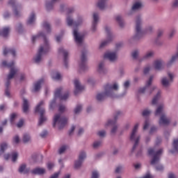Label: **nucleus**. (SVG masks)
Returning <instances> with one entry per match:
<instances>
[{
    "label": "nucleus",
    "instance_id": "nucleus-62",
    "mask_svg": "<svg viewBox=\"0 0 178 178\" xmlns=\"http://www.w3.org/2000/svg\"><path fill=\"white\" fill-rule=\"evenodd\" d=\"M48 134V132L47 131H43L41 134H40V137L42 138H44V137H47V135Z\"/></svg>",
    "mask_w": 178,
    "mask_h": 178
},
{
    "label": "nucleus",
    "instance_id": "nucleus-32",
    "mask_svg": "<svg viewBox=\"0 0 178 178\" xmlns=\"http://www.w3.org/2000/svg\"><path fill=\"white\" fill-rule=\"evenodd\" d=\"M33 175H44L45 173V169L37 168L31 171Z\"/></svg>",
    "mask_w": 178,
    "mask_h": 178
},
{
    "label": "nucleus",
    "instance_id": "nucleus-1",
    "mask_svg": "<svg viewBox=\"0 0 178 178\" xmlns=\"http://www.w3.org/2000/svg\"><path fill=\"white\" fill-rule=\"evenodd\" d=\"M60 10L61 12H65L66 17V23L67 26H73V35L75 40V42L77 45H81L83 44V41H84V33H79V29L77 27H80V26H83V17L81 15H79L76 21L73 19V17L72 16V13H74V8L70 7L67 8V6L65 4H61L60 7Z\"/></svg>",
    "mask_w": 178,
    "mask_h": 178
},
{
    "label": "nucleus",
    "instance_id": "nucleus-22",
    "mask_svg": "<svg viewBox=\"0 0 178 178\" xmlns=\"http://www.w3.org/2000/svg\"><path fill=\"white\" fill-rule=\"evenodd\" d=\"M108 0H98L97 3V6L100 9V10H105L108 8Z\"/></svg>",
    "mask_w": 178,
    "mask_h": 178
},
{
    "label": "nucleus",
    "instance_id": "nucleus-42",
    "mask_svg": "<svg viewBox=\"0 0 178 178\" xmlns=\"http://www.w3.org/2000/svg\"><path fill=\"white\" fill-rule=\"evenodd\" d=\"M82 110H83V106L81 104H79L74 109V113L75 115H79V113H80L81 111Z\"/></svg>",
    "mask_w": 178,
    "mask_h": 178
},
{
    "label": "nucleus",
    "instance_id": "nucleus-20",
    "mask_svg": "<svg viewBox=\"0 0 178 178\" xmlns=\"http://www.w3.org/2000/svg\"><path fill=\"white\" fill-rule=\"evenodd\" d=\"M153 67H154L155 70L161 71L165 67V61L163 60H156L153 63Z\"/></svg>",
    "mask_w": 178,
    "mask_h": 178
},
{
    "label": "nucleus",
    "instance_id": "nucleus-36",
    "mask_svg": "<svg viewBox=\"0 0 178 178\" xmlns=\"http://www.w3.org/2000/svg\"><path fill=\"white\" fill-rule=\"evenodd\" d=\"M115 20L118 23L120 27H124V21H123V18L120 15H118L115 17Z\"/></svg>",
    "mask_w": 178,
    "mask_h": 178
},
{
    "label": "nucleus",
    "instance_id": "nucleus-33",
    "mask_svg": "<svg viewBox=\"0 0 178 178\" xmlns=\"http://www.w3.org/2000/svg\"><path fill=\"white\" fill-rule=\"evenodd\" d=\"M8 54H11L13 56H16V50H15V49L5 48L3 49V55L6 56V55H8Z\"/></svg>",
    "mask_w": 178,
    "mask_h": 178
},
{
    "label": "nucleus",
    "instance_id": "nucleus-45",
    "mask_svg": "<svg viewBox=\"0 0 178 178\" xmlns=\"http://www.w3.org/2000/svg\"><path fill=\"white\" fill-rule=\"evenodd\" d=\"M83 162L81 160H79V159L75 161L74 163V168L75 169H79L81 167V165H83Z\"/></svg>",
    "mask_w": 178,
    "mask_h": 178
},
{
    "label": "nucleus",
    "instance_id": "nucleus-31",
    "mask_svg": "<svg viewBox=\"0 0 178 178\" xmlns=\"http://www.w3.org/2000/svg\"><path fill=\"white\" fill-rule=\"evenodd\" d=\"M29 101L26 99H23V106H22V111L24 113H27L29 112Z\"/></svg>",
    "mask_w": 178,
    "mask_h": 178
},
{
    "label": "nucleus",
    "instance_id": "nucleus-24",
    "mask_svg": "<svg viewBox=\"0 0 178 178\" xmlns=\"http://www.w3.org/2000/svg\"><path fill=\"white\" fill-rule=\"evenodd\" d=\"M97 72L99 73V74H106V73H108V70L105 68V63H104V62H102L99 64Z\"/></svg>",
    "mask_w": 178,
    "mask_h": 178
},
{
    "label": "nucleus",
    "instance_id": "nucleus-39",
    "mask_svg": "<svg viewBox=\"0 0 178 178\" xmlns=\"http://www.w3.org/2000/svg\"><path fill=\"white\" fill-rule=\"evenodd\" d=\"M31 140V137L28 134H24L23 135L22 141L24 143V144H27V143H30Z\"/></svg>",
    "mask_w": 178,
    "mask_h": 178
},
{
    "label": "nucleus",
    "instance_id": "nucleus-46",
    "mask_svg": "<svg viewBox=\"0 0 178 178\" xmlns=\"http://www.w3.org/2000/svg\"><path fill=\"white\" fill-rule=\"evenodd\" d=\"M10 123L11 124H13V123H15V120H16V118H17V113H13L12 114H10Z\"/></svg>",
    "mask_w": 178,
    "mask_h": 178
},
{
    "label": "nucleus",
    "instance_id": "nucleus-44",
    "mask_svg": "<svg viewBox=\"0 0 178 178\" xmlns=\"http://www.w3.org/2000/svg\"><path fill=\"white\" fill-rule=\"evenodd\" d=\"M86 158H87V154L86 153V152H81L79 156V159L80 161H82V162H84V159H86Z\"/></svg>",
    "mask_w": 178,
    "mask_h": 178
},
{
    "label": "nucleus",
    "instance_id": "nucleus-52",
    "mask_svg": "<svg viewBox=\"0 0 178 178\" xmlns=\"http://www.w3.org/2000/svg\"><path fill=\"white\" fill-rule=\"evenodd\" d=\"M67 148V147L66 145L61 146L58 149V154H60V155H62V154H63V152L66 151Z\"/></svg>",
    "mask_w": 178,
    "mask_h": 178
},
{
    "label": "nucleus",
    "instance_id": "nucleus-3",
    "mask_svg": "<svg viewBox=\"0 0 178 178\" xmlns=\"http://www.w3.org/2000/svg\"><path fill=\"white\" fill-rule=\"evenodd\" d=\"M38 38H42L44 44L40 46L38 54L33 58L35 63H40L41 60H42V55H45V54H47V52H49L51 49L49 42L48 41V39H47V36L44 33L40 32L37 35L33 36L32 41L34 42V41H35V40H38Z\"/></svg>",
    "mask_w": 178,
    "mask_h": 178
},
{
    "label": "nucleus",
    "instance_id": "nucleus-37",
    "mask_svg": "<svg viewBox=\"0 0 178 178\" xmlns=\"http://www.w3.org/2000/svg\"><path fill=\"white\" fill-rule=\"evenodd\" d=\"M58 0H51V1H47L46 2V8L47 10H51L54 8V5L55 4V2H56Z\"/></svg>",
    "mask_w": 178,
    "mask_h": 178
},
{
    "label": "nucleus",
    "instance_id": "nucleus-21",
    "mask_svg": "<svg viewBox=\"0 0 178 178\" xmlns=\"http://www.w3.org/2000/svg\"><path fill=\"white\" fill-rule=\"evenodd\" d=\"M74 87H75V90H74V95H77L79 92H81L84 90V86L81 85L80 83V81L76 79L74 81Z\"/></svg>",
    "mask_w": 178,
    "mask_h": 178
},
{
    "label": "nucleus",
    "instance_id": "nucleus-40",
    "mask_svg": "<svg viewBox=\"0 0 178 178\" xmlns=\"http://www.w3.org/2000/svg\"><path fill=\"white\" fill-rule=\"evenodd\" d=\"M10 30V29L9 27L4 28L3 31L0 32V35H2V37H8Z\"/></svg>",
    "mask_w": 178,
    "mask_h": 178
},
{
    "label": "nucleus",
    "instance_id": "nucleus-18",
    "mask_svg": "<svg viewBox=\"0 0 178 178\" xmlns=\"http://www.w3.org/2000/svg\"><path fill=\"white\" fill-rule=\"evenodd\" d=\"M104 58L110 62H115V60H118V54L116 51H109L104 54Z\"/></svg>",
    "mask_w": 178,
    "mask_h": 178
},
{
    "label": "nucleus",
    "instance_id": "nucleus-41",
    "mask_svg": "<svg viewBox=\"0 0 178 178\" xmlns=\"http://www.w3.org/2000/svg\"><path fill=\"white\" fill-rule=\"evenodd\" d=\"M8 149V143H3L1 145V149H0V155H2L3 152H5V150Z\"/></svg>",
    "mask_w": 178,
    "mask_h": 178
},
{
    "label": "nucleus",
    "instance_id": "nucleus-48",
    "mask_svg": "<svg viewBox=\"0 0 178 178\" xmlns=\"http://www.w3.org/2000/svg\"><path fill=\"white\" fill-rule=\"evenodd\" d=\"M20 143V138L16 135L13 138V144H19Z\"/></svg>",
    "mask_w": 178,
    "mask_h": 178
},
{
    "label": "nucleus",
    "instance_id": "nucleus-23",
    "mask_svg": "<svg viewBox=\"0 0 178 178\" xmlns=\"http://www.w3.org/2000/svg\"><path fill=\"white\" fill-rule=\"evenodd\" d=\"M163 111H165V104H159L154 113L155 116H162V115H165Z\"/></svg>",
    "mask_w": 178,
    "mask_h": 178
},
{
    "label": "nucleus",
    "instance_id": "nucleus-64",
    "mask_svg": "<svg viewBox=\"0 0 178 178\" xmlns=\"http://www.w3.org/2000/svg\"><path fill=\"white\" fill-rule=\"evenodd\" d=\"M58 177H59V172L54 173L49 178H58Z\"/></svg>",
    "mask_w": 178,
    "mask_h": 178
},
{
    "label": "nucleus",
    "instance_id": "nucleus-53",
    "mask_svg": "<svg viewBox=\"0 0 178 178\" xmlns=\"http://www.w3.org/2000/svg\"><path fill=\"white\" fill-rule=\"evenodd\" d=\"M163 165L161 164H159L156 166V170H157L158 172H163Z\"/></svg>",
    "mask_w": 178,
    "mask_h": 178
},
{
    "label": "nucleus",
    "instance_id": "nucleus-58",
    "mask_svg": "<svg viewBox=\"0 0 178 178\" xmlns=\"http://www.w3.org/2000/svg\"><path fill=\"white\" fill-rule=\"evenodd\" d=\"M99 173H98L97 171H93L91 178H99Z\"/></svg>",
    "mask_w": 178,
    "mask_h": 178
},
{
    "label": "nucleus",
    "instance_id": "nucleus-47",
    "mask_svg": "<svg viewBox=\"0 0 178 178\" xmlns=\"http://www.w3.org/2000/svg\"><path fill=\"white\" fill-rule=\"evenodd\" d=\"M101 145H102V141L101 140L95 141L93 143V148H95V149L99 148Z\"/></svg>",
    "mask_w": 178,
    "mask_h": 178
},
{
    "label": "nucleus",
    "instance_id": "nucleus-56",
    "mask_svg": "<svg viewBox=\"0 0 178 178\" xmlns=\"http://www.w3.org/2000/svg\"><path fill=\"white\" fill-rule=\"evenodd\" d=\"M98 136L99 137H105L106 136V132L104 130L99 131L98 133Z\"/></svg>",
    "mask_w": 178,
    "mask_h": 178
},
{
    "label": "nucleus",
    "instance_id": "nucleus-19",
    "mask_svg": "<svg viewBox=\"0 0 178 178\" xmlns=\"http://www.w3.org/2000/svg\"><path fill=\"white\" fill-rule=\"evenodd\" d=\"M8 5L12 6L14 15L15 16H20V12L17 11V9L20 8V6L17 4L15 0H9Z\"/></svg>",
    "mask_w": 178,
    "mask_h": 178
},
{
    "label": "nucleus",
    "instance_id": "nucleus-30",
    "mask_svg": "<svg viewBox=\"0 0 178 178\" xmlns=\"http://www.w3.org/2000/svg\"><path fill=\"white\" fill-rule=\"evenodd\" d=\"M51 76L53 80L56 81L60 80L62 79V75L60 74V73L56 71L52 72L51 74Z\"/></svg>",
    "mask_w": 178,
    "mask_h": 178
},
{
    "label": "nucleus",
    "instance_id": "nucleus-60",
    "mask_svg": "<svg viewBox=\"0 0 178 178\" xmlns=\"http://www.w3.org/2000/svg\"><path fill=\"white\" fill-rule=\"evenodd\" d=\"M17 30L18 33H22L23 30V26H22V24H19L18 26H17Z\"/></svg>",
    "mask_w": 178,
    "mask_h": 178
},
{
    "label": "nucleus",
    "instance_id": "nucleus-10",
    "mask_svg": "<svg viewBox=\"0 0 178 178\" xmlns=\"http://www.w3.org/2000/svg\"><path fill=\"white\" fill-rule=\"evenodd\" d=\"M60 92H62V88H58L54 92V97L56 98H60L61 101H66L69 98V93L67 92L63 95H60ZM54 98L53 101L50 102L49 109H54V106H55V104H56V99Z\"/></svg>",
    "mask_w": 178,
    "mask_h": 178
},
{
    "label": "nucleus",
    "instance_id": "nucleus-38",
    "mask_svg": "<svg viewBox=\"0 0 178 178\" xmlns=\"http://www.w3.org/2000/svg\"><path fill=\"white\" fill-rule=\"evenodd\" d=\"M35 22V14L32 13L27 21V24H33Z\"/></svg>",
    "mask_w": 178,
    "mask_h": 178
},
{
    "label": "nucleus",
    "instance_id": "nucleus-63",
    "mask_svg": "<svg viewBox=\"0 0 178 178\" xmlns=\"http://www.w3.org/2000/svg\"><path fill=\"white\" fill-rule=\"evenodd\" d=\"M172 8H178V0H174L173 1Z\"/></svg>",
    "mask_w": 178,
    "mask_h": 178
},
{
    "label": "nucleus",
    "instance_id": "nucleus-8",
    "mask_svg": "<svg viewBox=\"0 0 178 178\" xmlns=\"http://www.w3.org/2000/svg\"><path fill=\"white\" fill-rule=\"evenodd\" d=\"M45 105V102L41 101L38 103V104L36 106L35 108V112L40 113V117L38 122V126H41L44 122H47V117H45L44 115H45V108H44V106Z\"/></svg>",
    "mask_w": 178,
    "mask_h": 178
},
{
    "label": "nucleus",
    "instance_id": "nucleus-2",
    "mask_svg": "<svg viewBox=\"0 0 178 178\" xmlns=\"http://www.w3.org/2000/svg\"><path fill=\"white\" fill-rule=\"evenodd\" d=\"M118 91H119V83L113 82V83H107L104 86V92L98 93L96 96L97 101L102 102L106 98H118Z\"/></svg>",
    "mask_w": 178,
    "mask_h": 178
},
{
    "label": "nucleus",
    "instance_id": "nucleus-29",
    "mask_svg": "<svg viewBox=\"0 0 178 178\" xmlns=\"http://www.w3.org/2000/svg\"><path fill=\"white\" fill-rule=\"evenodd\" d=\"M142 7H143V2L141 1H137L134 3L131 8V10H138V9H141Z\"/></svg>",
    "mask_w": 178,
    "mask_h": 178
},
{
    "label": "nucleus",
    "instance_id": "nucleus-11",
    "mask_svg": "<svg viewBox=\"0 0 178 178\" xmlns=\"http://www.w3.org/2000/svg\"><path fill=\"white\" fill-rule=\"evenodd\" d=\"M152 80H154V76H151L147 81H146V84L145 87L139 89V92L144 94V92H147V95H151L152 92L156 90V86H152L149 88V86L152 84Z\"/></svg>",
    "mask_w": 178,
    "mask_h": 178
},
{
    "label": "nucleus",
    "instance_id": "nucleus-13",
    "mask_svg": "<svg viewBox=\"0 0 178 178\" xmlns=\"http://www.w3.org/2000/svg\"><path fill=\"white\" fill-rule=\"evenodd\" d=\"M168 78L166 76H163L161 80V84L163 87V88H169L170 86H172V83H173V79H175V76L173 74L168 72Z\"/></svg>",
    "mask_w": 178,
    "mask_h": 178
},
{
    "label": "nucleus",
    "instance_id": "nucleus-61",
    "mask_svg": "<svg viewBox=\"0 0 178 178\" xmlns=\"http://www.w3.org/2000/svg\"><path fill=\"white\" fill-rule=\"evenodd\" d=\"M163 35V31L159 30L157 32V38H161V37H162Z\"/></svg>",
    "mask_w": 178,
    "mask_h": 178
},
{
    "label": "nucleus",
    "instance_id": "nucleus-5",
    "mask_svg": "<svg viewBox=\"0 0 178 178\" xmlns=\"http://www.w3.org/2000/svg\"><path fill=\"white\" fill-rule=\"evenodd\" d=\"M143 16L141 15H138L135 17V29L136 34L132 38L134 41L140 40L143 35H144V31H143Z\"/></svg>",
    "mask_w": 178,
    "mask_h": 178
},
{
    "label": "nucleus",
    "instance_id": "nucleus-34",
    "mask_svg": "<svg viewBox=\"0 0 178 178\" xmlns=\"http://www.w3.org/2000/svg\"><path fill=\"white\" fill-rule=\"evenodd\" d=\"M154 55H155V53L154 52V51H148L146 52L143 59V60L151 59V58H153Z\"/></svg>",
    "mask_w": 178,
    "mask_h": 178
},
{
    "label": "nucleus",
    "instance_id": "nucleus-9",
    "mask_svg": "<svg viewBox=\"0 0 178 178\" xmlns=\"http://www.w3.org/2000/svg\"><path fill=\"white\" fill-rule=\"evenodd\" d=\"M138 126L140 124L138 123L136 124L130 136V140L131 141H134V146L132 147V152L136 151V148L138 147V144H140V140L141 138V136L140 135H137V131L138 130Z\"/></svg>",
    "mask_w": 178,
    "mask_h": 178
},
{
    "label": "nucleus",
    "instance_id": "nucleus-51",
    "mask_svg": "<svg viewBox=\"0 0 178 178\" xmlns=\"http://www.w3.org/2000/svg\"><path fill=\"white\" fill-rule=\"evenodd\" d=\"M138 55H140V51L138 50H135L132 52V58L134 59H137V58H138Z\"/></svg>",
    "mask_w": 178,
    "mask_h": 178
},
{
    "label": "nucleus",
    "instance_id": "nucleus-17",
    "mask_svg": "<svg viewBox=\"0 0 178 178\" xmlns=\"http://www.w3.org/2000/svg\"><path fill=\"white\" fill-rule=\"evenodd\" d=\"M92 17L93 21L92 22L91 31L95 33L97 31V26H98V21L99 20V14L94 13Z\"/></svg>",
    "mask_w": 178,
    "mask_h": 178
},
{
    "label": "nucleus",
    "instance_id": "nucleus-55",
    "mask_svg": "<svg viewBox=\"0 0 178 178\" xmlns=\"http://www.w3.org/2000/svg\"><path fill=\"white\" fill-rule=\"evenodd\" d=\"M123 87L124 90L129 89V87H130V81H126L123 84Z\"/></svg>",
    "mask_w": 178,
    "mask_h": 178
},
{
    "label": "nucleus",
    "instance_id": "nucleus-43",
    "mask_svg": "<svg viewBox=\"0 0 178 178\" xmlns=\"http://www.w3.org/2000/svg\"><path fill=\"white\" fill-rule=\"evenodd\" d=\"M43 27L47 31V33H51V24L47 22L43 23Z\"/></svg>",
    "mask_w": 178,
    "mask_h": 178
},
{
    "label": "nucleus",
    "instance_id": "nucleus-25",
    "mask_svg": "<svg viewBox=\"0 0 178 178\" xmlns=\"http://www.w3.org/2000/svg\"><path fill=\"white\" fill-rule=\"evenodd\" d=\"M59 54H63L64 56V65L65 67H67V55H69V52L65 50L63 47H60L58 49Z\"/></svg>",
    "mask_w": 178,
    "mask_h": 178
},
{
    "label": "nucleus",
    "instance_id": "nucleus-7",
    "mask_svg": "<svg viewBox=\"0 0 178 178\" xmlns=\"http://www.w3.org/2000/svg\"><path fill=\"white\" fill-rule=\"evenodd\" d=\"M123 115V113L120 111H117L114 113V119L113 120H108L105 124L106 127L109 126H112L113 128L111 131V134L113 136L116 134V131H118V124H116V120H118V118H120Z\"/></svg>",
    "mask_w": 178,
    "mask_h": 178
},
{
    "label": "nucleus",
    "instance_id": "nucleus-50",
    "mask_svg": "<svg viewBox=\"0 0 178 178\" xmlns=\"http://www.w3.org/2000/svg\"><path fill=\"white\" fill-rule=\"evenodd\" d=\"M152 31H154L153 26H148L145 30V33H147L148 34H151Z\"/></svg>",
    "mask_w": 178,
    "mask_h": 178
},
{
    "label": "nucleus",
    "instance_id": "nucleus-28",
    "mask_svg": "<svg viewBox=\"0 0 178 178\" xmlns=\"http://www.w3.org/2000/svg\"><path fill=\"white\" fill-rule=\"evenodd\" d=\"M173 149L170 150L171 154H177L178 153V138L174 139L172 143Z\"/></svg>",
    "mask_w": 178,
    "mask_h": 178
},
{
    "label": "nucleus",
    "instance_id": "nucleus-59",
    "mask_svg": "<svg viewBox=\"0 0 178 178\" xmlns=\"http://www.w3.org/2000/svg\"><path fill=\"white\" fill-rule=\"evenodd\" d=\"M149 126V121L148 120H146L143 127V130H147Z\"/></svg>",
    "mask_w": 178,
    "mask_h": 178
},
{
    "label": "nucleus",
    "instance_id": "nucleus-54",
    "mask_svg": "<svg viewBox=\"0 0 178 178\" xmlns=\"http://www.w3.org/2000/svg\"><path fill=\"white\" fill-rule=\"evenodd\" d=\"M151 115V110L145 109L143 112V116H149Z\"/></svg>",
    "mask_w": 178,
    "mask_h": 178
},
{
    "label": "nucleus",
    "instance_id": "nucleus-49",
    "mask_svg": "<svg viewBox=\"0 0 178 178\" xmlns=\"http://www.w3.org/2000/svg\"><path fill=\"white\" fill-rule=\"evenodd\" d=\"M19 156V154L17 152H13L11 155V159L13 162H16L17 161V158Z\"/></svg>",
    "mask_w": 178,
    "mask_h": 178
},
{
    "label": "nucleus",
    "instance_id": "nucleus-26",
    "mask_svg": "<svg viewBox=\"0 0 178 178\" xmlns=\"http://www.w3.org/2000/svg\"><path fill=\"white\" fill-rule=\"evenodd\" d=\"M42 83H44V79H42L35 83L33 85V90H32V92H37V91H40V89L41 88V84H42Z\"/></svg>",
    "mask_w": 178,
    "mask_h": 178
},
{
    "label": "nucleus",
    "instance_id": "nucleus-12",
    "mask_svg": "<svg viewBox=\"0 0 178 178\" xmlns=\"http://www.w3.org/2000/svg\"><path fill=\"white\" fill-rule=\"evenodd\" d=\"M56 124L59 129H63L66 124H67V118L65 117H60V114H56L54 117L53 127H55Z\"/></svg>",
    "mask_w": 178,
    "mask_h": 178
},
{
    "label": "nucleus",
    "instance_id": "nucleus-16",
    "mask_svg": "<svg viewBox=\"0 0 178 178\" xmlns=\"http://www.w3.org/2000/svg\"><path fill=\"white\" fill-rule=\"evenodd\" d=\"M171 122L170 118L168 117L166 114H163L160 116L159 124V126H169Z\"/></svg>",
    "mask_w": 178,
    "mask_h": 178
},
{
    "label": "nucleus",
    "instance_id": "nucleus-4",
    "mask_svg": "<svg viewBox=\"0 0 178 178\" xmlns=\"http://www.w3.org/2000/svg\"><path fill=\"white\" fill-rule=\"evenodd\" d=\"M2 65L4 66V67H10V72L7 75V78L5 83V86H6L5 95H6V97H10V80H12V79H13V77H15V76L17 74V73L19 72V68L15 67V61H12L8 63V62L4 60L2 62Z\"/></svg>",
    "mask_w": 178,
    "mask_h": 178
},
{
    "label": "nucleus",
    "instance_id": "nucleus-57",
    "mask_svg": "<svg viewBox=\"0 0 178 178\" xmlns=\"http://www.w3.org/2000/svg\"><path fill=\"white\" fill-rule=\"evenodd\" d=\"M149 70H151V66L147 65L145 67L143 73L147 74V73H149Z\"/></svg>",
    "mask_w": 178,
    "mask_h": 178
},
{
    "label": "nucleus",
    "instance_id": "nucleus-27",
    "mask_svg": "<svg viewBox=\"0 0 178 178\" xmlns=\"http://www.w3.org/2000/svg\"><path fill=\"white\" fill-rule=\"evenodd\" d=\"M161 94H162V90H158L157 93L152 100V105H156V104H158V101H159V99L161 98Z\"/></svg>",
    "mask_w": 178,
    "mask_h": 178
},
{
    "label": "nucleus",
    "instance_id": "nucleus-15",
    "mask_svg": "<svg viewBox=\"0 0 178 178\" xmlns=\"http://www.w3.org/2000/svg\"><path fill=\"white\" fill-rule=\"evenodd\" d=\"M86 62H87V51L84 50L82 51L81 56V63L79 64L80 70H87L88 69Z\"/></svg>",
    "mask_w": 178,
    "mask_h": 178
},
{
    "label": "nucleus",
    "instance_id": "nucleus-14",
    "mask_svg": "<svg viewBox=\"0 0 178 178\" xmlns=\"http://www.w3.org/2000/svg\"><path fill=\"white\" fill-rule=\"evenodd\" d=\"M105 31L107 33V40H104L100 44L99 48H104V47H106V45H108L109 42H112V40H113V35H112V33H111V27L106 26Z\"/></svg>",
    "mask_w": 178,
    "mask_h": 178
},
{
    "label": "nucleus",
    "instance_id": "nucleus-6",
    "mask_svg": "<svg viewBox=\"0 0 178 178\" xmlns=\"http://www.w3.org/2000/svg\"><path fill=\"white\" fill-rule=\"evenodd\" d=\"M162 154H163V149H159L156 151L155 147L149 148L148 154L153 156V158L150 162L151 165H156V163H159Z\"/></svg>",
    "mask_w": 178,
    "mask_h": 178
},
{
    "label": "nucleus",
    "instance_id": "nucleus-35",
    "mask_svg": "<svg viewBox=\"0 0 178 178\" xmlns=\"http://www.w3.org/2000/svg\"><path fill=\"white\" fill-rule=\"evenodd\" d=\"M18 172L19 173H24V175H26L30 172V170L26 168V164H22L19 168Z\"/></svg>",
    "mask_w": 178,
    "mask_h": 178
}]
</instances>
